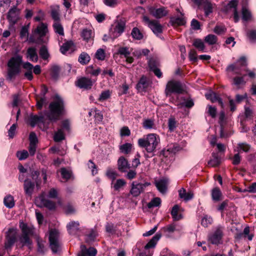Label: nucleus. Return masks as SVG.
Here are the masks:
<instances>
[{"label": "nucleus", "instance_id": "1", "mask_svg": "<svg viewBox=\"0 0 256 256\" xmlns=\"http://www.w3.org/2000/svg\"><path fill=\"white\" fill-rule=\"evenodd\" d=\"M66 109L64 100L58 94H56L54 100L48 106V110L46 114L48 119L52 122H56L60 116L65 114Z\"/></svg>", "mask_w": 256, "mask_h": 256}, {"label": "nucleus", "instance_id": "2", "mask_svg": "<svg viewBox=\"0 0 256 256\" xmlns=\"http://www.w3.org/2000/svg\"><path fill=\"white\" fill-rule=\"evenodd\" d=\"M22 63V56H16L12 57L8 63V74L6 80L9 81L14 80L20 72V66Z\"/></svg>", "mask_w": 256, "mask_h": 256}, {"label": "nucleus", "instance_id": "3", "mask_svg": "<svg viewBox=\"0 0 256 256\" xmlns=\"http://www.w3.org/2000/svg\"><path fill=\"white\" fill-rule=\"evenodd\" d=\"M20 228L22 234L18 237L19 242L22 244V246H30L32 244L30 237L34 235V228L32 226H28L23 222H20Z\"/></svg>", "mask_w": 256, "mask_h": 256}, {"label": "nucleus", "instance_id": "4", "mask_svg": "<svg viewBox=\"0 0 256 256\" xmlns=\"http://www.w3.org/2000/svg\"><path fill=\"white\" fill-rule=\"evenodd\" d=\"M159 137L154 134H148L146 138H140L138 140V145L145 148L148 152H152L160 142Z\"/></svg>", "mask_w": 256, "mask_h": 256}, {"label": "nucleus", "instance_id": "5", "mask_svg": "<svg viewBox=\"0 0 256 256\" xmlns=\"http://www.w3.org/2000/svg\"><path fill=\"white\" fill-rule=\"evenodd\" d=\"M59 234L57 230H52L49 235L50 246L54 254L58 253L61 250L62 244L59 240Z\"/></svg>", "mask_w": 256, "mask_h": 256}, {"label": "nucleus", "instance_id": "6", "mask_svg": "<svg viewBox=\"0 0 256 256\" xmlns=\"http://www.w3.org/2000/svg\"><path fill=\"white\" fill-rule=\"evenodd\" d=\"M184 90L179 81L172 80L168 82L165 89L166 96H170L172 94H180L184 92Z\"/></svg>", "mask_w": 256, "mask_h": 256}, {"label": "nucleus", "instance_id": "7", "mask_svg": "<svg viewBox=\"0 0 256 256\" xmlns=\"http://www.w3.org/2000/svg\"><path fill=\"white\" fill-rule=\"evenodd\" d=\"M16 239V230L14 228H9L6 233V240L4 244V249L7 251H10Z\"/></svg>", "mask_w": 256, "mask_h": 256}, {"label": "nucleus", "instance_id": "8", "mask_svg": "<svg viewBox=\"0 0 256 256\" xmlns=\"http://www.w3.org/2000/svg\"><path fill=\"white\" fill-rule=\"evenodd\" d=\"M224 230V227L218 226L212 233L209 234L208 241L213 244L218 245L220 244L222 242Z\"/></svg>", "mask_w": 256, "mask_h": 256}, {"label": "nucleus", "instance_id": "9", "mask_svg": "<svg viewBox=\"0 0 256 256\" xmlns=\"http://www.w3.org/2000/svg\"><path fill=\"white\" fill-rule=\"evenodd\" d=\"M246 66V58L242 56L236 64L229 65L226 70L228 71L234 72L235 74H240V68Z\"/></svg>", "mask_w": 256, "mask_h": 256}, {"label": "nucleus", "instance_id": "10", "mask_svg": "<svg viewBox=\"0 0 256 256\" xmlns=\"http://www.w3.org/2000/svg\"><path fill=\"white\" fill-rule=\"evenodd\" d=\"M48 88L46 86L42 85V86L40 94L36 96V106L38 108L41 109L42 108L44 104L46 102V94L48 92Z\"/></svg>", "mask_w": 256, "mask_h": 256}, {"label": "nucleus", "instance_id": "11", "mask_svg": "<svg viewBox=\"0 0 256 256\" xmlns=\"http://www.w3.org/2000/svg\"><path fill=\"white\" fill-rule=\"evenodd\" d=\"M192 1L198 6H202L206 16H208L212 12L213 4L208 0H192Z\"/></svg>", "mask_w": 256, "mask_h": 256}, {"label": "nucleus", "instance_id": "12", "mask_svg": "<svg viewBox=\"0 0 256 256\" xmlns=\"http://www.w3.org/2000/svg\"><path fill=\"white\" fill-rule=\"evenodd\" d=\"M36 203L38 206H44L50 210H54L56 208L55 202L45 198L43 196H40L37 198Z\"/></svg>", "mask_w": 256, "mask_h": 256}, {"label": "nucleus", "instance_id": "13", "mask_svg": "<svg viewBox=\"0 0 256 256\" xmlns=\"http://www.w3.org/2000/svg\"><path fill=\"white\" fill-rule=\"evenodd\" d=\"M148 11L150 14L156 18H160L168 14V12L164 7L156 8L150 6L148 8Z\"/></svg>", "mask_w": 256, "mask_h": 256}, {"label": "nucleus", "instance_id": "14", "mask_svg": "<svg viewBox=\"0 0 256 256\" xmlns=\"http://www.w3.org/2000/svg\"><path fill=\"white\" fill-rule=\"evenodd\" d=\"M20 10L17 6H14L8 11L7 18L12 25L14 24L19 18Z\"/></svg>", "mask_w": 256, "mask_h": 256}, {"label": "nucleus", "instance_id": "15", "mask_svg": "<svg viewBox=\"0 0 256 256\" xmlns=\"http://www.w3.org/2000/svg\"><path fill=\"white\" fill-rule=\"evenodd\" d=\"M93 82L91 79L86 77L81 78L76 82V85L80 88L86 90L90 89Z\"/></svg>", "mask_w": 256, "mask_h": 256}, {"label": "nucleus", "instance_id": "16", "mask_svg": "<svg viewBox=\"0 0 256 256\" xmlns=\"http://www.w3.org/2000/svg\"><path fill=\"white\" fill-rule=\"evenodd\" d=\"M30 123L32 127L34 126L36 124H38L40 128L43 126L44 128L46 129L48 128V125H45L44 124V118L42 116H38L36 115L32 116L30 118Z\"/></svg>", "mask_w": 256, "mask_h": 256}, {"label": "nucleus", "instance_id": "17", "mask_svg": "<svg viewBox=\"0 0 256 256\" xmlns=\"http://www.w3.org/2000/svg\"><path fill=\"white\" fill-rule=\"evenodd\" d=\"M96 253L97 250L95 248L90 247L87 248L84 245H82L78 256H96Z\"/></svg>", "mask_w": 256, "mask_h": 256}, {"label": "nucleus", "instance_id": "18", "mask_svg": "<svg viewBox=\"0 0 256 256\" xmlns=\"http://www.w3.org/2000/svg\"><path fill=\"white\" fill-rule=\"evenodd\" d=\"M118 168L120 172H125L130 168V166L126 159L120 156L118 160Z\"/></svg>", "mask_w": 256, "mask_h": 256}, {"label": "nucleus", "instance_id": "19", "mask_svg": "<svg viewBox=\"0 0 256 256\" xmlns=\"http://www.w3.org/2000/svg\"><path fill=\"white\" fill-rule=\"evenodd\" d=\"M80 223L78 221H72L67 224L68 232L70 235H76L80 232Z\"/></svg>", "mask_w": 256, "mask_h": 256}, {"label": "nucleus", "instance_id": "20", "mask_svg": "<svg viewBox=\"0 0 256 256\" xmlns=\"http://www.w3.org/2000/svg\"><path fill=\"white\" fill-rule=\"evenodd\" d=\"M144 192L141 183H137L135 182L132 184L130 190V194L134 197L138 196L141 193Z\"/></svg>", "mask_w": 256, "mask_h": 256}, {"label": "nucleus", "instance_id": "21", "mask_svg": "<svg viewBox=\"0 0 256 256\" xmlns=\"http://www.w3.org/2000/svg\"><path fill=\"white\" fill-rule=\"evenodd\" d=\"M205 96L208 100H210L212 102H218L222 108L224 107V103L222 98L216 92H210L205 94Z\"/></svg>", "mask_w": 256, "mask_h": 256}, {"label": "nucleus", "instance_id": "22", "mask_svg": "<svg viewBox=\"0 0 256 256\" xmlns=\"http://www.w3.org/2000/svg\"><path fill=\"white\" fill-rule=\"evenodd\" d=\"M149 82L146 76H142L136 84V88L139 92L145 91L148 86Z\"/></svg>", "mask_w": 256, "mask_h": 256}, {"label": "nucleus", "instance_id": "23", "mask_svg": "<svg viewBox=\"0 0 256 256\" xmlns=\"http://www.w3.org/2000/svg\"><path fill=\"white\" fill-rule=\"evenodd\" d=\"M26 58L34 62H37L38 60V55L36 52V49L34 47L29 48L26 52Z\"/></svg>", "mask_w": 256, "mask_h": 256}, {"label": "nucleus", "instance_id": "24", "mask_svg": "<svg viewBox=\"0 0 256 256\" xmlns=\"http://www.w3.org/2000/svg\"><path fill=\"white\" fill-rule=\"evenodd\" d=\"M34 184L30 180L26 179L24 181V190L26 194L30 196L34 191Z\"/></svg>", "mask_w": 256, "mask_h": 256}, {"label": "nucleus", "instance_id": "25", "mask_svg": "<svg viewBox=\"0 0 256 256\" xmlns=\"http://www.w3.org/2000/svg\"><path fill=\"white\" fill-rule=\"evenodd\" d=\"M165 232L172 233L174 232H180L182 230V226L177 223H172L164 228Z\"/></svg>", "mask_w": 256, "mask_h": 256}, {"label": "nucleus", "instance_id": "26", "mask_svg": "<svg viewBox=\"0 0 256 256\" xmlns=\"http://www.w3.org/2000/svg\"><path fill=\"white\" fill-rule=\"evenodd\" d=\"M179 197L183 199L186 202H188L194 198V194L192 192H186V190L182 188L178 190Z\"/></svg>", "mask_w": 256, "mask_h": 256}, {"label": "nucleus", "instance_id": "27", "mask_svg": "<svg viewBox=\"0 0 256 256\" xmlns=\"http://www.w3.org/2000/svg\"><path fill=\"white\" fill-rule=\"evenodd\" d=\"M154 34H158L162 32V25L156 20H154L148 26Z\"/></svg>", "mask_w": 256, "mask_h": 256}, {"label": "nucleus", "instance_id": "28", "mask_svg": "<svg viewBox=\"0 0 256 256\" xmlns=\"http://www.w3.org/2000/svg\"><path fill=\"white\" fill-rule=\"evenodd\" d=\"M124 28L125 24L124 22H118L114 28V35L113 38H114L119 36L124 32Z\"/></svg>", "mask_w": 256, "mask_h": 256}, {"label": "nucleus", "instance_id": "29", "mask_svg": "<svg viewBox=\"0 0 256 256\" xmlns=\"http://www.w3.org/2000/svg\"><path fill=\"white\" fill-rule=\"evenodd\" d=\"M156 186L160 192L165 194L167 189L168 181L166 180H160L156 182Z\"/></svg>", "mask_w": 256, "mask_h": 256}, {"label": "nucleus", "instance_id": "30", "mask_svg": "<svg viewBox=\"0 0 256 256\" xmlns=\"http://www.w3.org/2000/svg\"><path fill=\"white\" fill-rule=\"evenodd\" d=\"M161 236L162 235L160 234L157 233L145 246L144 248L146 249H148L154 248Z\"/></svg>", "mask_w": 256, "mask_h": 256}, {"label": "nucleus", "instance_id": "31", "mask_svg": "<svg viewBox=\"0 0 256 256\" xmlns=\"http://www.w3.org/2000/svg\"><path fill=\"white\" fill-rule=\"evenodd\" d=\"M74 46V42L71 41H67L60 48V51L62 54H65L68 50H71Z\"/></svg>", "mask_w": 256, "mask_h": 256}, {"label": "nucleus", "instance_id": "32", "mask_svg": "<svg viewBox=\"0 0 256 256\" xmlns=\"http://www.w3.org/2000/svg\"><path fill=\"white\" fill-rule=\"evenodd\" d=\"M4 203L6 208H12L15 204L14 197L11 195L6 196L4 198Z\"/></svg>", "mask_w": 256, "mask_h": 256}, {"label": "nucleus", "instance_id": "33", "mask_svg": "<svg viewBox=\"0 0 256 256\" xmlns=\"http://www.w3.org/2000/svg\"><path fill=\"white\" fill-rule=\"evenodd\" d=\"M90 60V56L86 52H82L78 59V62L82 65L88 64Z\"/></svg>", "mask_w": 256, "mask_h": 256}, {"label": "nucleus", "instance_id": "34", "mask_svg": "<svg viewBox=\"0 0 256 256\" xmlns=\"http://www.w3.org/2000/svg\"><path fill=\"white\" fill-rule=\"evenodd\" d=\"M225 117L224 112L223 111L220 112L219 116V123L220 124V138H224L228 136V135L225 134L224 133V128L222 126V123L224 122Z\"/></svg>", "mask_w": 256, "mask_h": 256}, {"label": "nucleus", "instance_id": "35", "mask_svg": "<svg viewBox=\"0 0 256 256\" xmlns=\"http://www.w3.org/2000/svg\"><path fill=\"white\" fill-rule=\"evenodd\" d=\"M212 158L208 162V164L212 167L218 166L220 163V159L219 158L218 154L213 153L212 154Z\"/></svg>", "mask_w": 256, "mask_h": 256}, {"label": "nucleus", "instance_id": "36", "mask_svg": "<svg viewBox=\"0 0 256 256\" xmlns=\"http://www.w3.org/2000/svg\"><path fill=\"white\" fill-rule=\"evenodd\" d=\"M51 16L54 22H60V10L58 6L52 7Z\"/></svg>", "mask_w": 256, "mask_h": 256}, {"label": "nucleus", "instance_id": "37", "mask_svg": "<svg viewBox=\"0 0 256 256\" xmlns=\"http://www.w3.org/2000/svg\"><path fill=\"white\" fill-rule=\"evenodd\" d=\"M211 195L212 200L218 202L220 200L222 192L220 188L216 187L212 190Z\"/></svg>", "mask_w": 256, "mask_h": 256}, {"label": "nucleus", "instance_id": "38", "mask_svg": "<svg viewBox=\"0 0 256 256\" xmlns=\"http://www.w3.org/2000/svg\"><path fill=\"white\" fill-rule=\"evenodd\" d=\"M53 27L56 33L60 36H64V28L60 22H54L53 24Z\"/></svg>", "mask_w": 256, "mask_h": 256}, {"label": "nucleus", "instance_id": "39", "mask_svg": "<svg viewBox=\"0 0 256 256\" xmlns=\"http://www.w3.org/2000/svg\"><path fill=\"white\" fill-rule=\"evenodd\" d=\"M170 22L174 26L184 25L186 23L183 18H171Z\"/></svg>", "mask_w": 256, "mask_h": 256}, {"label": "nucleus", "instance_id": "40", "mask_svg": "<svg viewBox=\"0 0 256 256\" xmlns=\"http://www.w3.org/2000/svg\"><path fill=\"white\" fill-rule=\"evenodd\" d=\"M65 138L64 132L62 128H60L54 133V140L56 142H59Z\"/></svg>", "mask_w": 256, "mask_h": 256}, {"label": "nucleus", "instance_id": "41", "mask_svg": "<svg viewBox=\"0 0 256 256\" xmlns=\"http://www.w3.org/2000/svg\"><path fill=\"white\" fill-rule=\"evenodd\" d=\"M142 126L145 129H152L154 128V120L152 119H144L142 122Z\"/></svg>", "mask_w": 256, "mask_h": 256}, {"label": "nucleus", "instance_id": "42", "mask_svg": "<svg viewBox=\"0 0 256 256\" xmlns=\"http://www.w3.org/2000/svg\"><path fill=\"white\" fill-rule=\"evenodd\" d=\"M193 46L201 52H204L205 48L204 42L200 38H196L194 40Z\"/></svg>", "mask_w": 256, "mask_h": 256}, {"label": "nucleus", "instance_id": "43", "mask_svg": "<svg viewBox=\"0 0 256 256\" xmlns=\"http://www.w3.org/2000/svg\"><path fill=\"white\" fill-rule=\"evenodd\" d=\"M40 56L44 60L48 59L50 54L48 52V49L46 46H42L39 51Z\"/></svg>", "mask_w": 256, "mask_h": 256}, {"label": "nucleus", "instance_id": "44", "mask_svg": "<svg viewBox=\"0 0 256 256\" xmlns=\"http://www.w3.org/2000/svg\"><path fill=\"white\" fill-rule=\"evenodd\" d=\"M250 228L248 226L244 228L242 233H241L238 235V237L240 238H247L249 240H252L253 238L252 234H249Z\"/></svg>", "mask_w": 256, "mask_h": 256}, {"label": "nucleus", "instance_id": "45", "mask_svg": "<svg viewBox=\"0 0 256 256\" xmlns=\"http://www.w3.org/2000/svg\"><path fill=\"white\" fill-rule=\"evenodd\" d=\"M47 31V26L44 23H42L39 26H38L36 30V32L39 34L40 36H44Z\"/></svg>", "mask_w": 256, "mask_h": 256}, {"label": "nucleus", "instance_id": "46", "mask_svg": "<svg viewBox=\"0 0 256 256\" xmlns=\"http://www.w3.org/2000/svg\"><path fill=\"white\" fill-rule=\"evenodd\" d=\"M245 83L244 76H236L233 79L232 84L236 86L238 88H240V86L244 85Z\"/></svg>", "mask_w": 256, "mask_h": 256}, {"label": "nucleus", "instance_id": "47", "mask_svg": "<svg viewBox=\"0 0 256 256\" xmlns=\"http://www.w3.org/2000/svg\"><path fill=\"white\" fill-rule=\"evenodd\" d=\"M179 210V206L178 205H175L172 208L171 212V214L174 220H178L181 219V215H178V211Z\"/></svg>", "mask_w": 256, "mask_h": 256}, {"label": "nucleus", "instance_id": "48", "mask_svg": "<svg viewBox=\"0 0 256 256\" xmlns=\"http://www.w3.org/2000/svg\"><path fill=\"white\" fill-rule=\"evenodd\" d=\"M81 36L84 40L88 41L92 37V32L90 30L84 29L82 32Z\"/></svg>", "mask_w": 256, "mask_h": 256}, {"label": "nucleus", "instance_id": "49", "mask_svg": "<svg viewBox=\"0 0 256 256\" xmlns=\"http://www.w3.org/2000/svg\"><path fill=\"white\" fill-rule=\"evenodd\" d=\"M217 40V37L212 34H208L204 38V41L210 45L216 44Z\"/></svg>", "mask_w": 256, "mask_h": 256}, {"label": "nucleus", "instance_id": "50", "mask_svg": "<svg viewBox=\"0 0 256 256\" xmlns=\"http://www.w3.org/2000/svg\"><path fill=\"white\" fill-rule=\"evenodd\" d=\"M131 34L132 38L136 40H142L143 38L142 33L137 28H134L132 29Z\"/></svg>", "mask_w": 256, "mask_h": 256}, {"label": "nucleus", "instance_id": "51", "mask_svg": "<svg viewBox=\"0 0 256 256\" xmlns=\"http://www.w3.org/2000/svg\"><path fill=\"white\" fill-rule=\"evenodd\" d=\"M11 0H0V12H4L10 6Z\"/></svg>", "mask_w": 256, "mask_h": 256}, {"label": "nucleus", "instance_id": "52", "mask_svg": "<svg viewBox=\"0 0 256 256\" xmlns=\"http://www.w3.org/2000/svg\"><path fill=\"white\" fill-rule=\"evenodd\" d=\"M132 148V144L130 143L124 144L120 147V150L122 153L128 154L130 152Z\"/></svg>", "mask_w": 256, "mask_h": 256}, {"label": "nucleus", "instance_id": "53", "mask_svg": "<svg viewBox=\"0 0 256 256\" xmlns=\"http://www.w3.org/2000/svg\"><path fill=\"white\" fill-rule=\"evenodd\" d=\"M160 198H155L148 204L147 206L149 208H151L154 207H157L160 206Z\"/></svg>", "mask_w": 256, "mask_h": 256}, {"label": "nucleus", "instance_id": "54", "mask_svg": "<svg viewBox=\"0 0 256 256\" xmlns=\"http://www.w3.org/2000/svg\"><path fill=\"white\" fill-rule=\"evenodd\" d=\"M212 218L210 216L206 215L202 218L201 224L204 226L208 227L212 223Z\"/></svg>", "mask_w": 256, "mask_h": 256}, {"label": "nucleus", "instance_id": "55", "mask_svg": "<svg viewBox=\"0 0 256 256\" xmlns=\"http://www.w3.org/2000/svg\"><path fill=\"white\" fill-rule=\"evenodd\" d=\"M28 152L26 150L18 151L16 156L20 160H26L28 156Z\"/></svg>", "mask_w": 256, "mask_h": 256}, {"label": "nucleus", "instance_id": "56", "mask_svg": "<svg viewBox=\"0 0 256 256\" xmlns=\"http://www.w3.org/2000/svg\"><path fill=\"white\" fill-rule=\"evenodd\" d=\"M148 66L151 70L158 68L159 65L158 60L154 58H150L148 61Z\"/></svg>", "mask_w": 256, "mask_h": 256}, {"label": "nucleus", "instance_id": "57", "mask_svg": "<svg viewBox=\"0 0 256 256\" xmlns=\"http://www.w3.org/2000/svg\"><path fill=\"white\" fill-rule=\"evenodd\" d=\"M60 72V68L58 66H54L52 68L51 76L52 77L56 80L58 78Z\"/></svg>", "mask_w": 256, "mask_h": 256}, {"label": "nucleus", "instance_id": "58", "mask_svg": "<svg viewBox=\"0 0 256 256\" xmlns=\"http://www.w3.org/2000/svg\"><path fill=\"white\" fill-rule=\"evenodd\" d=\"M126 184V182L123 179H118L114 185V188L116 190H118L120 188Z\"/></svg>", "mask_w": 256, "mask_h": 256}, {"label": "nucleus", "instance_id": "59", "mask_svg": "<svg viewBox=\"0 0 256 256\" xmlns=\"http://www.w3.org/2000/svg\"><path fill=\"white\" fill-rule=\"evenodd\" d=\"M194 105V102L192 99H184V102L178 104L180 108L184 106L188 108H190Z\"/></svg>", "mask_w": 256, "mask_h": 256}, {"label": "nucleus", "instance_id": "60", "mask_svg": "<svg viewBox=\"0 0 256 256\" xmlns=\"http://www.w3.org/2000/svg\"><path fill=\"white\" fill-rule=\"evenodd\" d=\"M111 95V92L110 90H106L101 92L100 95L98 100L104 101L108 99Z\"/></svg>", "mask_w": 256, "mask_h": 256}, {"label": "nucleus", "instance_id": "61", "mask_svg": "<svg viewBox=\"0 0 256 256\" xmlns=\"http://www.w3.org/2000/svg\"><path fill=\"white\" fill-rule=\"evenodd\" d=\"M246 36L252 42H256V30H251L247 32Z\"/></svg>", "mask_w": 256, "mask_h": 256}, {"label": "nucleus", "instance_id": "62", "mask_svg": "<svg viewBox=\"0 0 256 256\" xmlns=\"http://www.w3.org/2000/svg\"><path fill=\"white\" fill-rule=\"evenodd\" d=\"M106 176L112 180H114L118 176V174L112 168H108L106 172Z\"/></svg>", "mask_w": 256, "mask_h": 256}, {"label": "nucleus", "instance_id": "63", "mask_svg": "<svg viewBox=\"0 0 256 256\" xmlns=\"http://www.w3.org/2000/svg\"><path fill=\"white\" fill-rule=\"evenodd\" d=\"M251 17V14L250 12L246 8V7H242V18L244 20H248Z\"/></svg>", "mask_w": 256, "mask_h": 256}, {"label": "nucleus", "instance_id": "64", "mask_svg": "<svg viewBox=\"0 0 256 256\" xmlns=\"http://www.w3.org/2000/svg\"><path fill=\"white\" fill-rule=\"evenodd\" d=\"M88 166L89 168L92 169V174L93 176L98 173V170L96 165L92 160H89L88 163Z\"/></svg>", "mask_w": 256, "mask_h": 256}]
</instances>
